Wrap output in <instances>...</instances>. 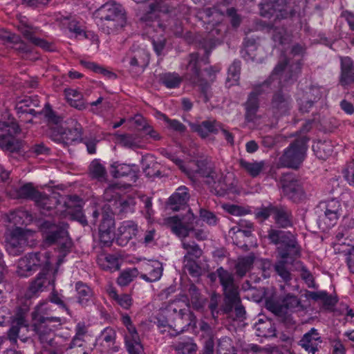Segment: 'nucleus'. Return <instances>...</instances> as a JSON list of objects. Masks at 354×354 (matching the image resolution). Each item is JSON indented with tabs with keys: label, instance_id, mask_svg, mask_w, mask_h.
<instances>
[{
	"label": "nucleus",
	"instance_id": "obj_1",
	"mask_svg": "<svg viewBox=\"0 0 354 354\" xmlns=\"http://www.w3.org/2000/svg\"><path fill=\"white\" fill-rule=\"evenodd\" d=\"M301 69V64L299 62L288 65L286 58L280 61L274 68L270 78L262 84L254 85L253 91L249 93L244 103L245 120L248 122H254L260 118L257 115L259 108V96L269 91L272 82L277 81L278 86L290 83L296 79Z\"/></svg>",
	"mask_w": 354,
	"mask_h": 354
},
{
	"label": "nucleus",
	"instance_id": "obj_2",
	"mask_svg": "<svg viewBox=\"0 0 354 354\" xmlns=\"http://www.w3.org/2000/svg\"><path fill=\"white\" fill-rule=\"evenodd\" d=\"M52 306L44 302L35 306L31 313V327L42 344L53 345L55 332L64 323V319L51 315Z\"/></svg>",
	"mask_w": 354,
	"mask_h": 354
},
{
	"label": "nucleus",
	"instance_id": "obj_3",
	"mask_svg": "<svg viewBox=\"0 0 354 354\" xmlns=\"http://www.w3.org/2000/svg\"><path fill=\"white\" fill-rule=\"evenodd\" d=\"M197 173L205 178V183L211 186L219 196L235 192V180L232 174L224 175L216 171L213 165L207 160L198 162Z\"/></svg>",
	"mask_w": 354,
	"mask_h": 354
},
{
	"label": "nucleus",
	"instance_id": "obj_4",
	"mask_svg": "<svg viewBox=\"0 0 354 354\" xmlns=\"http://www.w3.org/2000/svg\"><path fill=\"white\" fill-rule=\"evenodd\" d=\"M97 24L108 34L122 28L126 24V18L122 6L114 2L102 5L95 13Z\"/></svg>",
	"mask_w": 354,
	"mask_h": 354
},
{
	"label": "nucleus",
	"instance_id": "obj_5",
	"mask_svg": "<svg viewBox=\"0 0 354 354\" xmlns=\"http://www.w3.org/2000/svg\"><path fill=\"white\" fill-rule=\"evenodd\" d=\"M66 228L67 225L63 222L57 224L50 221H44L40 227L46 243L48 245L57 243L58 250L63 254V257L70 251L73 245Z\"/></svg>",
	"mask_w": 354,
	"mask_h": 354
},
{
	"label": "nucleus",
	"instance_id": "obj_6",
	"mask_svg": "<svg viewBox=\"0 0 354 354\" xmlns=\"http://www.w3.org/2000/svg\"><path fill=\"white\" fill-rule=\"evenodd\" d=\"M194 219V214L189 210L182 218L178 216L167 218L166 223L170 227L172 232L180 238L185 239L191 231H194V237L197 240H206L208 237V232L205 229L195 230L193 225Z\"/></svg>",
	"mask_w": 354,
	"mask_h": 354
},
{
	"label": "nucleus",
	"instance_id": "obj_7",
	"mask_svg": "<svg viewBox=\"0 0 354 354\" xmlns=\"http://www.w3.org/2000/svg\"><path fill=\"white\" fill-rule=\"evenodd\" d=\"M308 139L303 136L291 143L279 158V165L283 167L297 169L303 162Z\"/></svg>",
	"mask_w": 354,
	"mask_h": 354
},
{
	"label": "nucleus",
	"instance_id": "obj_8",
	"mask_svg": "<svg viewBox=\"0 0 354 354\" xmlns=\"http://www.w3.org/2000/svg\"><path fill=\"white\" fill-rule=\"evenodd\" d=\"M216 274L223 290L225 301L231 308L240 302L239 287L234 282L233 274L223 267L216 270Z\"/></svg>",
	"mask_w": 354,
	"mask_h": 354
},
{
	"label": "nucleus",
	"instance_id": "obj_9",
	"mask_svg": "<svg viewBox=\"0 0 354 354\" xmlns=\"http://www.w3.org/2000/svg\"><path fill=\"white\" fill-rule=\"evenodd\" d=\"M260 15L270 19H285L292 15V10L287 4L286 0H262L259 4Z\"/></svg>",
	"mask_w": 354,
	"mask_h": 354
},
{
	"label": "nucleus",
	"instance_id": "obj_10",
	"mask_svg": "<svg viewBox=\"0 0 354 354\" xmlns=\"http://www.w3.org/2000/svg\"><path fill=\"white\" fill-rule=\"evenodd\" d=\"M30 231L17 227L10 232L6 241V250L10 255L19 256L25 250L28 239L31 236Z\"/></svg>",
	"mask_w": 354,
	"mask_h": 354
},
{
	"label": "nucleus",
	"instance_id": "obj_11",
	"mask_svg": "<svg viewBox=\"0 0 354 354\" xmlns=\"http://www.w3.org/2000/svg\"><path fill=\"white\" fill-rule=\"evenodd\" d=\"M122 322L127 328L124 335L125 344L129 354H143L144 349L140 336L136 327L132 324L131 317L127 314L122 315Z\"/></svg>",
	"mask_w": 354,
	"mask_h": 354
},
{
	"label": "nucleus",
	"instance_id": "obj_12",
	"mask_svg": "<svg viewBox=\"0 0 354 354\" xmlns=\"http://www.w3.org/2000/svg\"><path fill=\"white\" fill-rule=\"evenodd\" d=\"M10 196L14 198H34L39 206L44 209H48V206L50 199L46 196H43L35 190L32 184L28 183L19 187L12 188L8 191Z\"/></svg>",
	"mask_w": 354,
	"mask_h": 354
},
{
	"label": "nucleus",
	"instance_id": "obj_13",
	"mask_svg": "<svg viewBox=\"0 0 354 354\" xmlns=\"http://www.w3.org/2000/svg\"><path fill=\"white\" fill-rule=\"evenodd\" d=\"M17 27L23 36L32 44L46 50H52V47L48 41L37 36L38 28L31 26L26 17L21 16L19 18Z\"/></svg>",
	"mask_w": 354,
	"mask_h": 354
},
{
	"label": "nucleus",
	"instance_id": "obj_14",
	"mask_svg": "<svg viewBox=\"0 0 354 354\" xmlns=\"http://www.w3.org/2000/svg\"><path fill=\"white\" fill-rule=\"evenodd\" d=\"M281 182L284 194L290 199L298 202L303 198L304 192L301 184L292 174H283Z\"/></svg>",
	"mask_w": 354,
	"mask_h": 354
},
{
	"label": "nucleus",
	"instance_id": "obj_15",
	"mask_svg": "<svg viewBox=\"0 0 354 354\" xmlns=\"http://www.w3.org/2000/svg\"><path fill=\"white\" fill-rule=\"evenodd\" d=\"M28 327L29 324L26 319V313L19 310L12 320L11 327L8 332V339L12 343H16L18 338L24 342V335L21 334V330L24 329L28 331Z\"/></svg>",
	"mask_w": 354,
	"mask_h": 354
},
{
	"label": "nucleus",
	"instance_id": "obj_16",
	"mask_svg": "<svg viewBox=\"0 0 354 354\" xmlns=\"http://www.w3.org/2000/svg\"><path fill=\"white\" fill-rule=\"evenodd\" d=\"M200 63L198 53H192L190 55L189 63L187 64V78L192 84L200 86L203 92L206 93L209 84L205 82L200 75Z\"/></svg>",
	"mask_w": 354,
	"mask_h": 354
},
{
	"label": "nucleus",
	"instance_id": "obj_17",
	"mask_svg": "<svg viewBox=\"0 0 354 354\" xmlns=\"http://www.w3.org/2000/svg\"><path fill=\"white\" fill-rule=\"evenodd\" d=\"M324 94L325 89L324 88L317 86H312L308 88L299 98L300 111L304 113L308 112L313 104L321 99Z\"/></svg>",
	"mask_w": 354,
	"mask_h": 354
},
{
	"label": "nucleus",
	"instance_id": "obj_18",
	"mask_svg": "<svg viewBox=\"0 0 354 354\" xmlns=\"http://www.w3.org/2000/svg\"><path fill=\"white\" fill-rule=\"evenodd\" d=\"M168 12L167 8L162 5L159 2L151 3L149 4V10L147 12L144 16L142 17V20L147 23V25L152 26L155 27L156 26L162 28L165 30V28L162 27V24L158 19L161 17L162 15H165Z\"/></svg>",
	"mask_w": 354,
	"mask_h": 354
},
{
	"label": "nucleus",
	"instance_id": "obj_19",
	"mask_svg": "<svg viewBox=\"0 0 354 354\" xmlns=\"http://www.w3.org/2000/svg\"><path fill=\"white\" fill-rule=\"evenodd\" d=\"M322 339L315 328L306 333L299 342V345L306 352L315 354L319 349Z\"/></svg>",
	"mask_w": 354,
	"mask_h": 354
},
{
	"label": "nucleus",
	"instance_id": "obj_20",
	"mask_svg": "<svg viewBox=\"0 0 354 354\" xmlns=\"http://www.w3.org/2000/svg\"><path fill=\"white\" fill-rule=\"evenodd\" d=\"M292 107V100L290 95L281 91L275 93L272 98L270 109L275 115L286 113Z\"/></svg>",
	"mask_w": 354,
	"mask_h": 354
},
{
	"label": "nucleus",
	"instance_id": "obj_21",
	"mask_svg": "<svg viewBox=\"0 0 354 354\" xmlns=\"http://www.w3.org/2000/svg\"><path fill=\"white\" fill-rule=\"evenodd\" d=\"M118 232L117 243L119 245L125 246L136 236L138 232V225L133 221H125L118 227Z\"/></svg>",
	"mask_w": 354,
	"mask_h": 354
},
{
	"label": "nucleus",
	"instance_id": "obj_22",
	"mask_svg": "<svg viewBox=\"0 0 354 354\" xmlns=\"http://www.w3.org/2000/svg\"><path fill=\"white\" fill-rule=\"evenodd\" d=\"M323 205L325 209V219L328 220V222H325L328 227H332L336 224L337 220L343 213L340 202L333 198L323 203Z\"/></svg>",
	"mask_w": 354,
	"mask_h": 354
},
{
	"label": "nucleus",
	"instance_id": "obj_23",
	"mask_svg": "<svg viewBox=\"0 0 354 354\" xmlns=\"http://www.w3.org/2000/svg\"><path fill=\"white\" fill-rule=\"evenodd\" d=\"M285 236H283L279 243L281 247L284 248V250L279 252L281 258L288 259L289 257L299 256L300 250L295 237L289 232H285Z\"/></svg>",
	"mask_w": 354,
	"mask_h": 354
},
{
	"label": "nucleus",
	"instance_id": "obj_24",
	"mask_svg": "<svg viewBox=\"0 0 354 354\" xmlns=\"http://www.w3.org/2000/svg\"><path fill=\"white\" fill-rule=\"evenodd\" d=\"M50 285H53V280H51L50 275L48 272H40L36 279L30 283L26 296L30 298L44 291Z\"/></svg>",
	"mask_w": 354,
	"mask_h": 354
},
{
	"label": "nucleus",
	"instance_id": "obj_25",
	"mask_svg": "<svg viewBox=\"0 0 354 354\" xmlns=\"http://www.w3.org/2000/svg\"><path fill=\"white\" fill-rule=\"evenodd\" d=\"M190 127L193 131L204 138L210 133L217 134L219 132V128L221 127V123L215 120H207L201 123H191Z\"/></svg>",
	"mask_w": 354,
	"mask_h": 354
},
{
	"label": "nucleus",
	"instance_id": "obj_26",
	"mask_svg": "<svg viewBox=\"0 0 354 354\" xmlns=\"http://www.w3.org/2000/svg\"><path fill=\"white\" fill-rule=\"evenodd\" d=\"M142 268L147 273L141 274L140 277L146 281H157L162 277L163 268L158 261H147L142 265Z\"/></svg>",
	"mask_w": 354,
	"mask_h": 354
},
{
	"label": "nucleus",
	"instance_id": "obj_27",
	"mask_svg": "<svg viewBox=\"0 0 354 354\" xmlns=\"http://www.w3.org/2000/svg\"><path fill=\"white\" fill-rule=\"evenodd\" d=\"M298 298L292 295H288L283 301V304H270L268 305L270 310L278 316H283L287 313L288 310H292L299 305Z\"/></svg>",
	"mask_w": 354,
	"mask_h": 354
},
{
	"label": "nucleus",
	"instance_id": "obj_28",
	"mask_svg": "<svg viewBox=\"0 0 354 354\" xmlns=\"http://www.w3.org/2000/svg\"><path fill=\"white\" fill-rule=\"evenodd\" d=\"M273 218L276 224L282 228L291 227L293 225L292 212L285 206L275 205Z\"/></svg>",
	"mask_w": 354,
	"mask_h": 354
},
{
	"label": "nucleus",
	"instance_id": "obj_29",
	"mask_svg": "<svg viewBox=\"0 0 354 354\" xmlns=\"http://www.w3.org/2000/svg\"><path fill=\"white\" fill-rule=\"evenodd\" d=\"M67 212L73 218L79 221L81 223L86 224V220L82 211V200L77 196H71L66 202Z\"/></svg>",
	"mask_w": 354,
	"mask_h": 354
},
{
	"label": "nucleus",
	"instance_id": "obj_30",
	"mask_svg": "<svg viewBox=\"0 0 354 354\" xmlns=\"http://www.w3.org/2000/svg\"><path fill=\"white\" fill-rule=\"evenodd\" d=\"M0 41L20 53H26L30 50L28 46L21 39L19 35L14 33L6 32L1 35Z\"/></svg>",
	"mask_w": 354,
	"mask_h": 354
},
{
	"label": "nucleus",
	"instance_id": "obj_31",
	"mask_svg": "<svg viewBox=\"0 0 354 354\" xmlns=\"http://www.w3.org/2000/svg\"><path fill=\"white\" fill-rule=\"evenodd\" d=\"M354 82V65L348 57L341 58V76L342 85H348Z\"/></svg>",
	"mask_w": 354,
	"mask_h": 354
},
{
	"label": "nucleus",
	"instance_id": "obj_32",
	"mask_svg": "<svg viewBox=\"0 0 354 354\" xmlns=\"http://www.w3.org/2000/svg\"><path fill=\"white\" fill-rule=\"evenodd\" d=\"M189 198L188 189L181 186L169 198V205L174 211H178L180 207L186 205Z\"/></svg>",
	"mask_w": 354,
	"mask_h": 354
},
{
	"label": "nucleus",
	"instance_id": "obj_33",
	"mask_svg": "<svg viewBox=\"0 0 354 354\" xmlns=\"http://www.w3.org/2000/svg\"><path fill=\"white\" fill-rule=\"evenodd\" d=\"M106 292L109 297L123 309L129 310L133 304V299L130 295L118 294L115 288L112 285L108 286Z\"/></svg>",
	"mask_w": 354,
	"mask_h": 354
},
{
	"label": "nucleus",
	"instance_id": "obj_34",
	"mask_svg": "<svg viewBox=\"0 0 354 354\" xmlns=\"http://www.w3.org/2000/svg\"><path fill=\"white\" fill-rule=\"evenodd\" d=\"M116 339V332L111 327L105 328L97 338V344L103 347V351L109 352L114 345Z\"/></svg>",
	"mask_w": 354,
	"mask_h": 354
},
{
	"label": "nucleus",
	"instance_id": "obj_35",
	"mask_svg": "<svg viewBox=\"0 0 354 354\" xmlns=\"http://www.w3.org/2000/svg\"><path fill=\"white\" fill-rule=\"evenodd\" d=\"M173 347L178 354H196L198 350V346L192 337L180 338Z\"/></svg>",
	"mask_w": 354,
	"mask_h": 354
},
{
	"label": "nucleus",
	"instance_id": "obj_36",
	"mask_svg": "<svg viewBox=\"0 0 354 354\" xmlns=\"http://www.w3.org/2000/svg\"><path fill=\"white\" fill-rule=\"evenodd\" d=\"M26 212L23 211H14L8 214H5L2 217L3 222L10 231L14 228L22 225L24 223V217Z\"/></svg>",
	"mask_w": 354,
	"mask_h": 354
},
{
	"label": "nucleus",
	"instance_id": "obj_37",
	"mask_svg": "<svg viewBox=\"0 0 354 354\" xmlns=\"http://www.w3.org/2000/svg\"><path fill=\"white\" fill-rule=\"evenodd\" d=\"M135 205L134 200L131 198H120L115 200L110 205V211L112 214H120L131 212Z\"/></svg>",
	"mask_w": 354,
	"mask_h": 354
},
{
	"label": "nucleus",
	"instance_id": "obj_38",
	"mask_svg": "<svg viewBox=\"0 0 354 354\" xmlns=\"http://www.w3.org/2000/svg\"><path fill=\"white\" fill-rule=\"evenodd\" d=\"M30 257L32 260V265H34L35 270L39 268H42V272H47L46 271L49 269L51 263L49 252L30 253Z\"/></svg>",
	"mask_w": 354,
	"mask_h": 354
},
{
	"label": "nucleus",
	"instance_id": "obj_39",
	"mask_svg": "<svg viewBox=\"0 0 354 354\" xmlns=\"http://www.w3.org/2000/svg\"><path fill=\"white\" fill-rule=\"evenodd\" d=\"M254 261V255L250 254L245 257H241L237 259L235 263V270L237 276L244 277L246 273L252 268Z\"/></svg>",
	"mask_w": 354,
	"mask_h": 354
},
{
	"label": "nucleus",
	"instance_id": "obj_40",
	"mask_svg": "<svg viewBox=\"0 0 354 354\" xmlns=\"http://www.w3.org/2000/svg\"><path fill=\"white\" fill-rule=\"evenodd\" d=\"M182 248L186 251L184 255V261L196 260L203 254L202 250L194 241L182 240Z\"/></svg>",
	"mask_w": 354,
	"mask_h": 354
},
{
	"label": "nucleus",
	"instance_id": "obj_41",
	"mask_svg": "<svg viewBox=\"0 0 354 354\" xmlns=\"http://www.w3.org/2000/svg\"><path fill=\"white\" fill-rule=\"evenodd\" d=\"M78 302L82 306H88L93 302L92 290L82 282H77L75 285Z\"/></svg>",
	"mask_w": 354,
	"mask_h": 354
},
{
	"label": "nucleus",
	"instance_id": "obj_42",
	"mask_svg": "<svg viewBox=\"0 0 354 354\" xmlns=\"http://www.w3.org/2000/svg\"><path fill=\"white\" fill-rule=\"evenodd\" d=\"M64 95L67 102L71 106L79 110L86 108L82 94L78 91L73 88H66L64 90Z\"/></svg>",
	"mask_w": 354,
	"mask_h": 354
},
{
	"label": "nucleus",
	"instance_id": "obj_43",
	"mask_svg": "<svg viewBox=\"0 0 354 354\" xmlns=\"http://www.w3.org/2000/svg\"><path fill=\"white\" fill-rule=\"evenodd\" d=\"M31 106H39V101L37 97H27L19 102L16 106V110L18 114L35 115L37 111Z\"/></svg>",
	"mask_w": 354,
	"mask_h": 354
},
{
	"label": "nucleus",
	"instance_id": "obj_44",
	"mask_svg": "<svg viewBox=\"0 0 354 354\" xmlns=\"http://www.w3.org/2000/svg\"><path fill=\"white\" fill-rule=\"evenodd\" d=\"M31 261L30 253L19 259L17 268V273L19 276L27 277L36 271Z\"/></svg>",
	"mask_w": 354,
	"mask_h": 354
},
{
	"label": "nucleus",
	"instance_id": "obj_45",
	"mask_svg": "<svg viewBox=\"0 0 354 354\" xmlns=\"http://www.w3.org/2000/svg\"><path fill=\"white\" fill-rule=\"evenodd\" d=\"M136 166L124 163L114 162L111 167V174L114 178H120L129 175H134Z\"/></svg>",
	"mask_w": 354,
	"mask_h": 354
},
{
	"label": "nucleus",
	"instance_id": "obj_46",
	"mask_svg": "<svg viewBox=\"0 0 354 354\" xmlns=\"http://www.w3.org/2000/svg\"><path fill=\"white\" fill-rule=\"evenodd\" d=\"M240 166L247 171L252 177H257L263 170L265 163L263 161H247L241 159L239 161Z\"/></svg>",
	"mask_w": 354,
	"mask_h": 354
},
{
	"label": "nucleus",
	"instance_id": "obj_47",
	"mask_svg": "<svg viewBox=\"0 0 354 354\" xmlns=\"http://www.w3.org/2000/svg\"><path fill=\"white\" fill-rule=\"evenodd\" d=\"M99 266L105 270L115 272L120 268L119 259L113 254H106L98 259Z\"/></svg>",
	"mask_w": 354,
	"mask_h": 354
},
{
	"label": "nucleus",
	"instance_id": "obj_48",
	"mask_svg": "<svg viewBox=\"0 0 354 354\" xmlns=\"http://www.w3.org/2000/svg\"><path fill=\"white\" fill-rule=\"evenodd\" d=\"M117 141L125 147L138 148L141 146V138L136 134H117Z\"/></svg>",
	"mask_w": 354,
	"mask_h": 354
},
{
	"label": "nucleus",
	"instance_id": "obj_49",
	"mask_svg": "<svg viewBox=\"0 0 354 354\" xmlns=\"http://www.w3.org/2000/svg\"><path fill=\"white\" fill-rule=\"evenodd\" d=\"M160 82L168 88H175L180 86L182 77L176 73H167L160 75Z\"/></svg>",
	"mask_w": 354,
	"mask_h": 354
},
{
	"label": "nucleus",
	"instance_id": "obj_50",
	"mask_svg": "<svg viewBox=\"0 0 354 354\" xmlns=\"http://www.w3.org/2000/svg\"><path fill=\"white\" fill-rule=\"evenodd\" d=\"M89 171L93 178L100 182L106 181L107 174L105 167L98 160H95L91 162Z\"/></svg>",
	"mask_w": 354,
	"mask_h": 354
},
{
	"label": "nucleus",
	"instance_id": "obj_51",
	"mask_svg": "<svg viewBox=\"0 0 354 354\" xmlns=\"http://www.w3.org/2000/svg\"><path fill=\"white\" fill-rule=\"evenodd\" d=\"M0 147L4 150L14 151L19 149L18 140L10 134H0Z\"/></svg>",
	"mask_w": 354,
	"mask_h": 354
},
{
	"label": "nucleus",
	"instance_id": "obj_52",
	"mask_svg": "<svg viewBox=\"0 0 354 354\" xmlns=\"http://www.w3.org/2000/svg\"><path fill=\"white\" fill-rule=\"evenodd\" d=\"M122 192L121 187L118 185H111L104 190L103 198L109 203L108 204L109 210H110V205L113 203L114 201L120 198Z\"/></svg>",
	"mask_w": 354,
	"mask_h": 354
},
{
	"label": "nucleus",
	"instance_id": "obj_53",
	"mask_svg": "<svg viewBox=\"0 0 354 354\" xmlns=\"http://www.w3.org/2000/svg\"><path fill=\"white\" fill-rule=\"evenodd\" d=\"M217 354H237V350L232 344L230 338L225 337L218 342Z\"/></svg>",
	"mask_w": 354,
	"mask_h": 354
},
{
	"label": "nucleus",
	"instance_id": "obj_54",
	"mask_svg": "<svg viewBox=\"0 0 354 354\" xmlns=\"http://www.w3.org/2000/svg\"><path fill=\"white\" fill-rule=\"evenodd\" d=\"M241 63L239 61L234 62L228 68L227 81L229 86L236 84L240 77Z\"/></svg>",
	"mask_w": 354,
	"mask_h": 354
},
{
	"label": "nucleus",
	"instance_id": "obj_55",
	"mask_svg": "<svg viewBox=\"0 0 354 354\" xmlns=\"http://www.w3.org/2000/svg\"><path fill=\"white\" fill-rule=\"evenodd\" d=\"M68 29L71 32L75 33L76 37H82L85 39H89L96 43L98 41L97 35L93 32H85L77 23L71 22L68 26Z\"/></svg>",
	"mask_w": 354,
	"mask_h": 354
},
{
	"label": "nucleus",
	"instance_id": "obj_56",
	"mask_svg": "<svg viewBox=\"0 0 354 354\" xmlns=\"http://www.w3.org/2000/svg\"><path fill=\"white\" fill-rule=\"evenodd\" d=\"M137 269H128L122 272L117 279V283L120 286H127L134 278L138 276Z\"/></svg>",
	"mask_w": 354,
	"mask_h": 354
},
{
	"label": "nucleus",
	"instance_id": "obj_57",
	"mask_svg": "<svg viewBox=\"0 0 354 354\" xmlns=\"http://www.w3.org/2000/svg\"><path fill=\"white\" fill-rule=\"evenodd\" d=\"M110 210L102 214V221L99 226V232H113L114 219Z\"/></svg>",
	"mask_w": 354,
	"mask_h": 354
},
{
	"label": "nucleus",
	"instance_id": "obj_58",
	"mask_svg": "<svg viewBox=\"0 0 354 354\" xmlns=\"http://www.w3.org/2000/svg\"><path fill=\"white\" fill-rule=\"evenodd\" d=\"M314 147L316 151L317 156L319 158L326 159L332 154L333 147L328 142H320Z\"/></svg>",
	"mask_w": 354,
	"mask_h": 354
},
{
	"label": "nucleus",
	"instance_id": "obj_59",
	"mask_svg": "<svg viewBox=\"0 0 354 354\" xmlns=\"http://www.w3.org/2000/svg\"><path fill=\"white\" fill-rule=\"evenodd\" d=\"M275 205L269 203L268 206L261 205L257 208L254 211L256 218L259 219L261 222L268 219L271 214H273Z\"/></svg>",
	"mask_w": 354,
	"mask_h": 354
},
{
	"label": "nucleus",
	"instance_id": "obj_60",
	"mask_svg": "<svg viewBox=\"0 0 354 354\" xmlns=\"http://www.w3.org/2000/svg\"><path fill=\"white\" fill-rule=\"evenodd\" d=\"M129 64L132 67L140 66L143 68L148 64L149 57L144 50L138 51L137 53L131 57L129 60Z\"/></svg>",
	"mask_w": 354,
	"mask_h": 354
},
{
	"label": "nucleus",
	"instance_id": "obj_61",
	"mask_svg": "<svg viewBox=\"0 0 354 354\" xmlns=\"http://www.w3.org/2000/svg\"><path fill=\"white\" fill-rule=\"evenodd\" d=\"M274 270L284 281H288L291 279V274L287 268L286 259H281L274 265Z\"/></svg>",
	"mask_w": 354,
	"mask_h": 354
},
{
	"label": "nucleus",
	"instance_id": "obj_62",
	"mask_svg": "<svg viewBox=\"0 0 354 354\" xmlns=\"http://www.w3.org/2000/svg\"><path fill=\"white\" fill-rule=\"evenodd\" d=\"M188 292L193 308L195 309L201 308L203 306V299L201 297V294L196 286L191 285Z\"/></svg>",
	"mask_w": 354,
	"mask_h": 354
},
{
	"label": "nucleus",
	"instance_id": "obj_63",
	"mask_svg": "<svg viewBox=\"0 0 354 354\" xmlns=\"http://www.w3.org/2000/svg\"><path fill=\"white\" fill-rule=\"evenodd\" d=\"M179 303H180V300H176L171 304H170L167 308V313L173 312L174 314L176 315V317L179 321L183 319L185 315L192 317V314L186 315L185 310L181 308L182 305L177 304Z\"/></svg>",
	"mask_w": 354,
	"mask_h": 354
},
{
	"label": "nucleus",
	"instance_id": "obj_64",
	"mask_svg": "<svg viewBox=\"0 0 354 354\" xmlns=\"http://www.w3.org/2000/svg\"><path fill=\"white\" fill-rule=\"evenodd\" d=\"M158 239L156 231L154 229L147 230L141 240L142 243L145 246L151 247L156 244Z\"/></svg>",
	"mask_w": 354,
	"mask_h": 354
}]
</instances>
